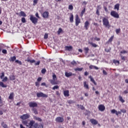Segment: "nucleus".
Listing matches in <instances>:
<instances>
[{"instance_id": "1", "label": "nucleus", "mask_w": 128, "mask_h": 128, "mask_svg": "<svg viewBox=\"0 0 128 128\" xmlns=\"http://www.w3.org/2000/svg\"><path fill=\"white\" fill-rule=\"evenodd\" d=\"M30 118V115L28 114H24L21 116L20 118L22 120V124L28 128H38V122H36V121L31 120L28 123V121L26 120L28 118Z\"/></svg>"}, {"instance_id": "2", "label": "nucleus", "mask_w": 128, "mask_h": 128, "mask_svg": "<svg viewBox=\"0 0 128 128\" xmlns=\"http://www.w3.org/2000/svg\"><path fill=\"white\" fill-rule=\"evenodd\" d=\"M102 22L103 25L105 26V28H110V22L108 21V19L104 18H102Z\"/></svg>"}, {"instance_id": "3", "label": "nucleus", "mask_w": 128, "mask_h": 128, "mask_svg": "<svg viewBox=\"0 0 128 128\" xmlns=\"http://www.w3.org/2000/svg\"><path fill=\"white\" fill-rule=\"evenodd\" d=\"M52 80H49V82L52 85L58 84V82H56L58 78H56V75L54 73L52 74Z\"/></svg>"}, {"instance_id": "4", "label": "nucleus", "mask_w": 128, "mask_h": 128, "mask_svg": "<svg viewBox=\"0 0 128 128\" xmlns=\"http://www.w3.org/2000/svg\"><path fill=\"white\" fill-rule=\"evenodd\" d=\"M30 20L32 21V22L34 24H36L38 19L32 15H30Z\"/></svg>"}, {"instance_id": "5", "label": "nucleus", "mask_w": 128, "mask_h": 128, "mask_svg": "<svg viewBox=\"0 0 128 128\" xmlns=\"http://www.w3.org/2000/svg\"><path fill=\"white\" fill-rule=\"evenodd\" d=\"M30 108H38V103H36V102H30L28 104Z\"/></svg>"}, {"instance_id": "6", "label": "nucleus", "mask_w": 128, "mask_h": 128, "mask_svg": "<svg viewBox=\"0 0 128 128\" xmlns=\"http://www.w3.org/2000/svg\"><path fill=\"white\" fill-rule=\"evenodd\" d=\"M36 96L37 98H48V96L42 92H40L36 94Z\"/></svg>"}, {"instance_id": "7", "label": "nucleus", "mask_w": 128, "mask_h": 128, "mask_svg": "<svg viewBox=\"0 0 128 128\" xmlns=\"http://www.w3.org/2000/svg\"><path fill=\"white\" fill-rule=\"evenodd\" d=\"M110 14L112 16H113L114 18H120V16L118 15V14L116 12V11H112L110 12Z\"/></svg>"}, {"instance_id": "8", "label": "nucleus", "mask_w": 128, "mask_h": 128, "mask_svg": "<svg viewBox=\"0 0 128 128\" xmlns=\"http://www.w3.org/2000/svg\"><path fill=\"white\" fill-rule=\"evenodd\" d=\"M75 20H76V26H78V24L80 23V18L78 17V15L76 14Z\"/></svg>"}, {"instance_id": "9", "label": "nucleus", "mask_w": 128, "mask_h": 128, "mask_svg": "<svg viewBox=\"0 0 128 128\" xmlns=\"http://www.w3.org/2000/svg\"><path fill=\"white\" fill-rule=\"evenodd\" d=\"M64 118H62L60 116L57 117L56 118V122H64Z\"/></svg>"}, {"instance_id": "10", "label": "nucleus", "mask_w": 128, "mask_h": 128, "mask_svg": "<svg viewBox=\"0 0 128 128\" xmlns=\"http://www.w3.org/2000/svg\"><path fill=\"white\" fill-rule=\"evenodd\" d=\"M98 110L100 112H104V110H106V107H104V106L101 104L98 106Z\"/></svg>"}, {"instance_id": "11", "label": "nucleus", "mask_w": 128, "mask_h": 128, "mask_svg": "<svg viewBox=\"0 0 128 128\" xmlns=\"http://www.w3.org/2000/svg\"><path fill=\"white\" fill-rule=\"evenodd\" d=\"M48 14L49 13L48 12L46 11L43 13L42 16L44 18H48Z\"/></svg>"}, {"instance_id": "12", "label": "nucleus", "mask_w": 128, "mask_h": 128, "mask_svg": "<svg viewBox=\"0 0 128 128\" xmlns=\"http://www.w3.org/2000/svg\"><path fill=\"white\" fill-rule=\"evenodd\" d=\"M64 48L65 50H68V52H70L72 50V46H65Z\"/></svg>"}, {"instance_id": "13", "label": "nucleus", "mask_w": 128, "mask_h": 128, "mask_svg": "<svg viewBox=\"0 0 128 128\" xmlns=\"http://www.w3.org/2000/svg\"><path fill=\"white\" fill-rule=\"evenodd\" d=\"M64 94L66 97L70 96V91L68 90L64 91Z\"/></svg>"}, {"instance_id": "14", "label": "nucleus", "mask_w": 128, "mask_h": 128, "mask_svg": "<svg viewBox=\"0 0 128 128\" xmlns=\"http://www.w3.org/2000/svg\"><path fill=\"white\" fill-rule=\"evenodd\" d=\"M14 92H12L10 94L9 96H8V99L9 100H14Z\"/></svg>"}, {"instance_id": "15", "label": "nucleus", "mask_w": 128, "mask_h": 128, "mask_svg": "<svg viewBox=\"0 0 128 128\" xmlns=\"http://www.w3.org/2000/svg\"><path fill=\"white\" fill-rule=\"evenodd\" d=\"M90 122L92 124H98V121L94 119H91L90 120Z\"/></svg>"}, {"instance_id": "16", "label": "nucleus", "mask_w": 128, "mask_h": 128, "mask_svg": "<svg viewBox=\"0 0 128 128\" xmlns=\"http://www.w3.org/2000/svg\"><path fill=\"white\" fill-rule=\"evenodd\" d=\"M70 22H74V14L72 13L70 14Z\"/></svg>"}, {"instance_id": "17", "label": "nucleus", "mask_w": 128, "mask_h": 128, "mask_svg": "<svg viewBox=\"0 0 128 128\" xmlns=\"http://www.w3.org/2000/svg\"><path fill=\"white\" fill-rule=\"evenodd\" d=\"M32 112H33L34 114H38V109H36V108H32Z\"/></svg>"}, {"instance_id": "18", "label": "nucleus", "mask_w": 128, "mask_h": 128, "mask_svg": "<svg viewBox=\"0 0 128 128\" xmlns=\"http://www.w3.org/2000/svg\"><path fill=\"white\" fill-rule=\"evenodd\" d=\"M89 78H90V82H93V84H95V86H96V81L94 80V78H92V76H90Z\"/></svg>"}, {"instance_id": "19", "label": "nucleus", "mask_w": 128, "mask_h": 128, "mask_svg": "<svg viewBox=\"0 0 128 128\" xmlns=\"http://www.w3.org/2000/svg\"><path fill=\"white\" fill-rule=\"evenodd\" d=\"M65 76H66V78H70V76H72V73L66 72Z\"/></svg>"}, {"instance_id": "20", "label": "nucleus", "mask_w": 128, "mask_h": 128, "mask_svg": "<svg viewBox=\"0 0 128 128\" xmlns=\"http://www.w3.org/2000/svg\"><path fill=\"white\" fill-rule=\"evenodd\" d=\"M84 86L85 88H86L87 90H90V87H88V84H86V82L85 81L84 82Z\"/></svg>"}, {"instance_id": "21", "label": "nucleus", "mask_w": 128, "mask_h": 128, "mask_svg": "<svg viewBox=\"0 0 128 128\" xmlns=\"http://www.w3.org/2000/svg\"><path fill=\"white\" fill-rule=\"evenodd\" d=\"M20 16H24L26 17V14L24 11H21L20 12V15H19Z\"/></svg>"}, {"instance_id": "22", "label": "nucleus", "mask_w": 128, "mask_h": 128, "mask_svg": "<svg viewBox=\"0 0 128 128\" xmlns=\"http://www.w3.org/2000/svg\"><path fill=\"white\" fill-rule=\"evenodd\" d=\"M111 112L112 114H116V116H118V111H116V110L115 109H113L111 110Z\"/></svg>"}, {"instance_id": "23", "label": "nucleus", "mask_w": 128, "mask_h": 128, "mask_svg": "<svg viewBox=\"0 0 128 128\" xmlns=\"http://www.w3.org/2000/svg\"><path fill=\"white\" fill-rule=\"evenodd\" d=\"M34 120H38V122H42V118H40L37 117L36 116H34Z\"/></svg>"}, {"instance_id": "24", "label": "nucleus", "mask_w": 128, "mask_h": 128, "mask_svg": "<svg viewBox=\"0 0 128 128\" xmlns=\"http://www.w3.org/2000/svg\"><path fill=\"white\" fill-rule=\"evenodd\" d=\"M0 86L2 88H7L8 86L4 84L3 82H0Z\"/></svg>"}, {"instance_id": "25", "label": "nucleus", "mask_w": 128, "mask_h": 128, "mask_svg": "<svg viewBox=\"0 0 128 128\" xmlns=\"http://www.w3.org/2000/svg\"><path fill=\"white\" fill-rule=\"evenodd\" d=\"M16 60V56H13L12 57H10V62H14V60Z\"/></svg>"}, {"instance_id": "26", "label": "nucleus", "mask_w": 128, "mask_h": 128, "mask_svg": "<svg viewBox=\"0 0 128 128\" xmlns=\"http://www.w3.org/2000/svg\"><path fill=\"white\" fill-rule=\"evenodd\" d=\"M10 80H16V76L14 75H10Z\"/></svg>"}, {"instance_id": "27", "label": "nucleus", "mask_w": 128, "mask_h": 128, "mask_svg": "<svg viewBox=\"0 0 128 128\" xmlns=\"http://www.w3.org/2000/svg\"><path fill=\"white\" fill-rule=\"evenodd\" d=\"M90 70H92V68H94L95 70H98V68L96 66H94L92 65H90Z\"/></svg>"}, {"instance_id": "28", "label": "nucleus", "mask_w": 128, "mask_h": 128, "mask_svg": "<svg viewBox=\"0 0 128 128\" xmlns=\"http://www.w3.org/2000/svg\"><path fill=\"white\" fill-rule=\"evenodd\" d=\"M86 12V6L84 7V9L82 10L80 13V16H84V14Z\"/></svg>"}, {"instance_id": "29", "label": "nucleus", "mask_w": 128, "mask_h": 128, "mask_svg": "<svg viewBox=\"0 0 128 128\" xmlns=\"http://www.w3.org/2000/svg\"><path fill=\"white\" fill-rule=\"evenodd\" d=\"M27 62H30V64H34V62H36V60H30V59H28Z\"/></svg>"}, {"instance_id": "30", "label": "nucleus", "mask_w": 128, "mask_h": 128, "mask_svg": "<svg viewBox=\"0 0 128 128\" xmlns=\"http://www.w3.org/2000/svg\"><path fill=\"white\" fill-rule=\"evenodd\" d=\"M90 26V22H88V21H86L85 22V26L84 27L86 28V30H88V26Z\"/></svg>"}, {"instance_id": "31", "label": "nucleus", "mask_w": 128, "mask_h": 128, "mask_svg": "<svg viewBox=\"0 0 128 128\" xmlns=\"http://www.w3.org/2000/svg\"><path fill=\"white\" fill-rule=\"evenodd\" d=\"M114 9L118 10H120V4H117L114 6Z\"/></svg>"}, {"instance_id": "32", "label": "nucleus", "mask_w": 128, "mask_h": 128, "mask_svg": "<svg viewBox=\"0 0 128 128\" xmlns=\"http://www.w3.org/2000/svg\"><path fill=\"white\" fill-rule=\"evenodd\" d=\"M1 126H2L4 128H8V125L6 124H4V122H2L1 123Z\"/></svg>"}, {"instance_id": "33", "label": "nucleus", "mask_w": 128, "mask_h": 128, "mask_svg": "<svg viewBox=\"0 0 128 128\" xmlns=\"http://www.w3.org/2000/svg\"><path fill=\"white\" fill-rule=\"evenodd\" d=\"M119 100H120L121 102H124V100L122 98V96H119Z\"/></svg>"}, {"instance_id": "34", "label": "nucleus", "mask_w": 128, "mask_h": 128, "mask_svg": "<svg viewBox=\"0 0 128 128\" xmlns=\"http://www.w3.org/2000/svg\"><path fill=\"white\" fill-rule=\"evenodd\" d=\"M58 88H60V86H58L56 85V86H54L52 88V90H58Z\"/></svg>"}, {"instance_id": "35", "label": "nucleus", "mask_w": 128, "mask_h": 128, "mask_svg": "<svg viewBox=\"0 0 128 128\" xmlns=\"http://www.w3.org/2000/svg\"><path fill=\"white\" fill-rule=\"evenodd\" d=\"M90 44L91 46H93V48H96L98 46V45L92 42H90Z\"/></svg>"}, {"instance_id": "36", "label": "nucleus", "mask_w": 128, "mask_h": 128, "mask_svg": "<svg viewBox=\"0 0 128 128\" xmlns=\"http://www.w3.org/2000/svg\"><path fill=\"white\" fill-rule=\"evenodd\" d=\"M113 63L116 64H120V61L116 60H113Z\"/></svg>"}, {"instance_id": "37", "label": "nucleus", "mask_w": 128, "mask_h": 128, "mask_svg": "<svg viewBox=\"0 0 128 128\" xmlns=\"http://www.w3.org/2000/svg\"><path fill=\"white\" fill-rule=\"evenodd\" d=\"M0 106H2V104H4V102L2 101V96H0Z\"/></svg>"}, {"instance_id": "38", "label": "nucleus", "mask_w": 128, "mask_h": 128, "mask_svg": "<svg viewBox=\"0 0 128 128\" xmlns=\"http://www.w3.org/2000/svg\"><path fill=\"white\" fill-rule=\"evenodd\" d=\"M38 2V0H33V6H36Z\"/></svg>"}, {"instance_id": "39", "label": "nucleus", "mask_w": 128, "mask_h": 128, "mask_svg": "<svg viewBox=\"0 0 128 128\" xmlns=\"http://www.w3.org/2000/svg\"><path fill=\"white\" fill-rule=\"evenodd\" d=\"M15 62L18 64H20V66H22V63L19 60H16Z\"/></svg>"}, {"instance_id": "40", "label": "nucleus", "mask_w": 128, "mask_h": 128, "mask_svg": "<svg viewBox=\"0 0 128 128\" xmlns=\"http://www.w3.org/2000/svg\"><path fill=\"white\" fill-rule=\"evenodd\" d=\"M114 40V36H112L108 40V42H112Z\"/></svg>"}, {"instance_id": "41", "label": "nucleus", "mask_w": 128, "mask_h": 128, "mask_svg": "<svg viewBox=\"0 0 128 128\" xmlns=\"http://www.w3.org/2000/svg\"><path fill=\"white\" fill-rule=\"evenodd\" d=\"M21 20L23 24H24V22H26V18H24V17L22 18Z\"/></svg>"}, {"instance_id": "42", "label": "nucleus", "mask_w": 128, "mask_h": 128, "mask_svg": "<svg viewBox=\"0 0 128 128\" xmlns=\"http://www.w3.org/2000/svg\"><path fill=\"white\" fill-rule=\"evenodd\" d=\"M41 72H42V74H46V68L42 69Z\"/></svg>"}, {"instance_id": "43", "label": "nucleus", "mask_w": 128, "mask_h": 128, "mask_svg": "<svg viewBox=\"0 0 128 128\" xmlns=\"http://www.w3.org/2000/svg\"><path fill=\"white\" fill-rule=\"evenodd\" d=\"M62 32V28H59L58 31V34H60V32Z\"/></svg>"}, {"instance_id": "44", "label": "nucleus", "mask_w": 128, "mask_h": 128, "mask_svg": "<svg viewBox=\"0 0 128 128\" xmlns=\"http://www.w3.org/2000/svg\"><path fill=\"white\" fill-rule=\"evenodd\" d=\"M116 34H120V28L116 29Z\"/></svg>"}, {"instance_id": "45", "label": "nucleus", "mask_w": 128, "mask_h": 128, "mask_svg": "<svg viewBox=\"0 0 128 128\" xmlns=\"http://www.w3.org/2000/svg\"><path fill=\"white\" fill-rule=\"evenodd\" d=\"M68 10H74V6L72 5H69Z\"/></svg>"}, {"instance_id": "46", "label": "nucleus", "mask_w": 128, "mask_h": 128, "mask_svg": "<svg viewBox=\"0 0 128 128\" xmlns=\"http://www.w3.org/2000/svg\"><path fill=\"white\" fill-rule=\"evenodd\" d=\"M70 64H72V66H76L77 64L76 62L74 60Z\"/></svg>"}, {"instance_id": "47", "label": "nucleus", "mask_w": 128, "mask_h": 128, "mask_svg": "<svg viewBox=\"0 0 128 128\" xmlns=\"http://www.w3.org/2000/svg\"><path fill=\"white\" fill-rule=\"evenodd\" d=\"M2 54H8V51L6 50H2Z\"/></svg>"}, {"instance_id": "48", "label": "nucleus", "mask_w": 128, "mask_h": 128, "mask_svg": "<svg viewBox=\"0 0 128 128\" xmlns=\"http://www.w3.org/2000/svg\"><path fill=\"white\" fill-rule=\"evenodd\" d=\"M1 76H0V78H1V80H2V78H3L4 77V72H2L1 73Z\"/></svg>"}, {"instance_id": "49", "label": "nucleus", "mask_w": 128, "mask_h": 128, "mask_svg": "<svg viewBox=\"0 0 128 128\" xmlns=\"http://www.w3.org/2000/svg\"><path fill=\"white\" fill-rule=\"evenodd\" d=\"M120 112H123V114H126V110L125 109H121Z\"/></svg>"}, {"instance_id": "50", "label": "nucleus", "mask_w": 128, "mask_h": 128, "mask_svg": "<svg viewBox=\"0 0 128 128\" xmlns=\"http://www.w3.org/2000/svg\"><path fill=\"white\" fill-rule=\"evenodd\" d=\"M120 56H121V59L122 60L126 61V58L124 56H122V54H120Z\"/></svg>"}, {"instance_id": "51", "label": "nucleus", "mask_w": 128, "mask_h": 128, "mask_svg": "<svg viewBox=\"0 0 128 128\" xmlns=\"http://www.w3.org/2000/svg\"><path fill=\"white\" fill-rule=\"evenodd\" d=\"M42 77H39L37 79V82H42Z\"/></svg>"}, {"instance_id": "52", "label": "nucleus", "mask_w": 128, "mask_h": 128, "mask_svg": "<svg viewBox=\"0 0 128 128\" xmlns=\"http://www.w3.org/2000/svg\"><path fill=\"white\" fill-rule=\"evenodd\" d=\"M2 82H8V78L6 76L4 77V78L2 80Z\"/></svg>"}, {"instance_id": "53", "label": "nucleus", "mask_w": 128, "mask_h": 128, "mask_svg": "<svg viewBox=\"0 0 128 128\" xmlns=\"http://www.w3.org/2000/svg\"><path fill=\"white\" fill-rule=\"evenodd\" d=\"M120 54H128V52L126 50H123L122 51H120Z\"/></svg>"}, {"instance_id": "54", "label": "nucleus", "mask_w": 128, "mask_h": 128, "mask_svg": "<svg viewBox=\"0 0 128 128\" xmlns=\"http://www.w3.org/2000/svg\"><path fill=\"white\" fill-rule=\"evenodd\" d=\"M40 61L38 60L36 62H35V66H40Z\"/></svg>"}, {"instance_id": "55", "label": "nucleus", "mask_w": 128, "mask_h": 128, "mask_svg": "<svg viewBox=\"0 0 128 128\" xmlns=\"http://www.w3.org/2000/svg\"><path fill=\"white\" fill-rule=\"evenodd\" d=\"M48 38V35L46 34H45L44 35V38L45 40H46V38Z\"/></svg>"}, {"instance_id": "56", "label": "nucleus", "mask_w": 128, "mask_h": 128, "mask_svg": "<svg viewBox=\"0 0 128 128\" xmlns=\"http://www.w3.org/2000/svg\"><path fill=\"white\" fill-rule=\"evenodd\" d=\"M86 112L85 116H88V114H90V111H88V110H86Z\"/></svg>"}, {"instance_id": "57", "label": "nucleus", "mask_w": 128, "mask_h": 128, "mask_svg": "<svg viewBox=\"0 0 128 128\" xmlns=\"http://www.w3.org/2000/svg\"><path fill=\"white\" fill-rule=\"evenodd\" d=\"M74 70L75 72H80V68H76Z\"/></svg>"}, {"instance_id": "58", "label": "nucleus", "mask_w": 128, "mask_h": 128, "mask_svg": "<svg viewBox=\"0 0 128 128\" xmlns=\"http://www.w3.org/2000/svg\"><path fill=\"white\" fill-rule=\"evenodd\" d=\"M102 72H103V74H104V76L108 75V72H106L105 70H103Z\"/></svg>"}, {"instance_id": "59", "label": "nucleus", "mask_w": 128, "mask_h": 128, "mask_svg": "<svg viewBox=\"0 0 128 128\" xmlns=\"http://www.w3.org/2000/svg\"><path fill=\"white\" fill-rule=\"evenodd\" d=\"M35 16L38 18H40V16H38V12H36Z\"/></svg>"}, {"instance_id": "60", "label": "nucleus", "mask_w": 128, "mask_h": 128, "mask_svg": "<svg viewBox=\"0 0 128 128\" xmlns=\"http://www.w3.org/2000/svg\"><path fill=\"white\" fill-rule=\"evenodd\" d=\"M37 128H44V126L42 124L38 125Z\"/></svg>"}, {"instance_id": "61", "label": "nucleus", "mask_w": 128, "mask_h": 128, "mask_svg": "<svg viewBox=\"0 0 128 128\" xmlns=\"http://www.w3.org/2000/svg\"><path fill=\"white\" fill-rule=\"evenodd\" d=\"M35 85H36V86H40V83L38 82H35Z\"/></svg>"}, {"instance_id": "62", "label": "nucleus", "mask_w": 128, "mask_h": 128, "mask_svg": "<svg viewBox=\"0 0 128 128\" xmlns=\"http://www.w3.org/2000/svg\"><path fill=\"white\" fill-rule=\"evenodd\" d=\"M96 14L98 16H100V12L98 11V9H96Z\"/></svg>"}, {"instance_id": "63", "label": "nucleus", "mask_w": 128, "mask_h": 128, "mask_svg": "<svg viewBox=\"0 0 128 128\" xmlns=\"http://www.w3.org/2000/svg\"><path fill=\"white\" fill-rule=\"evenodd\" d=\"M41 86H46V82H42V83L41 84Z\"/></svg>"}, {"instance_id": "64", "label": "nucleus", "mask_w": 128, "mask_h": 128, "mask_svg": "<svg viewBox=\"0 0 128 128\" xmlns=\"http://www.w3.org/2000/svg\"><path fill=\"white\" fill-rule=\"evenodd\" d=\"M102 9V7H100V6H97V10H101Z\"/></svg>"}]
</instances>
